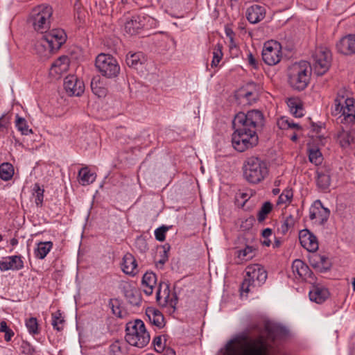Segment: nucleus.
<instances>
[{"label": "nucleus", "instance_id": "29", "mask_svg": "<svg viewBox=\"0 0 355 355\" xmlns=\"http://www.w3.org/2000/svg\"><path fill=\"white\" fill-rule=\"evenodd\" d=\"M122 270L127 275L134 276L138 272L137 261L130 253L123 256Z\"/></svg>", "mask_w": 355, "mask_h": 355}, {"label": "nucleus", "instance_id": "6", "mask_svg": "<svg viewBox=\"0 0 355 355\" xmlns=\"http://www.w3.org/2000/svg\"><path fill=\"white\" fill-rule=\"evenodd\" d=\"M125 339L130 345L143 348L150 339L144 322L141 320L130 321L126 324Z\"/></svg>", "mask_w": 355, "mask_h": 355}, {"label": "nucleus", "instance_id": "37", "mask_svg": "<svg viewBox=\"0 0 355 355\" xmlns=\"http://www.w3.org/2000/svg\"><path fill=\"white\" fill-rule=\"evenodd\" d=\"M65 320L62 315L60 310L56 311L52 313V322L51 324L54 329L58 331H61L64 329Z\"/></svg>", "mask_w": 355, "mask_h": 355}, {"label": "nucleus", "instance_id": "2", "mask_svg": "<svg viewBox=\"0 0 355 355\" xmlns=\"http://www.w3.org/2000/svg\"><path fill=\"white\" fill-rule=\"evenodd\" d=\"M35 44L37 53L41 57L48 58L66 42L67 36L61 28L52 29L43 33Z\"/></svg>", "mask_w": 355, "mask_h": 355}, {"label": "nucleus", "instance_id": "36", "mask_svg": "<svg viewBox=\"0 0 355 355\" xmlns=\"http://www.w3.org/2000/svg\"><path fill=\"white\" fill-rule=\"evenodd\" d=\"M14 167L9 162H3L0 165V178L8 181L13 177Z\"/></svg>", "mask_w": 355, "mask_h": 355}, {"label": "nucleus", "instance_id": "12", "mask_svg": "<svg viewBox=\"0 0 355 355\" xmlns=\"http://www.w3.org/2000/svg\"><path fill=\"white\" fill-rule=\"evenodd\" d=\"M313 58V67L318 76L324 74L329 69L331 62V53L326 47L316 49Z\"/></svg>", "mask_w": 355, "mask_h": 355}, {"label": "nucleus", "instance_id": "15", "mask_svg": "<svg viewBox=\"0 0 355 355\" xmlns=\"http://www.w3.org/2000/svg\"><path fill=\"white\" fill-rule=\"evenodd\" d=\"M120 288L128 302L132 306H139L141 302L140 291L132 283L123 282L121 284Z\"/></svg>", "mask_w": 355, "mask_h": 355}, {"label": "nucleus", "instance_id": "27", "mask_svg": "<svg viewBox=\"0 0 355 355\" xmlns=\"http://www.w3.org/2000/svg\"><path fill=\"white\" fill-rule=\"evenodd\" d=\"M292 270L295 275H297L300 278L304 280L311 278L313 275L309 266L300 259H295L293 262Z\"/></svg>", "mask_w": 355, "mask_h": 355}, {"label": "nucleus", "instance_id": "33", "mask_svg": "<svg viewBox=\"0 0 355 355\" xmlns=\"http://www.w3.org/2000/svg\"><path fill=\"white\" fill-rule=\"evenodd\" d=\"M51 241L40 242L37 243V248L35 249L34 254L37 259H44L53 248Z\"/></svg>", "mask_w": 355, "mask_h": 355}, {"label": "nucleus", "instance_id": "38", "mask_svg": "<svg viewBox=\"0 0 355 355\" xmlns=\"http://www.w3.org/2000/svg\"><path fill=\"white\" fill-rule=\"evenodd\" d=\"M255 254V249L249 245H246L243 249L237 251V257L242 261H248L252 259Z\"/></svg>", "mask_w": 355, "mask_h": 355}, {"label": "nucleus", "instance_id": "47", "mask_svg": "<svg viewBox=\"0 0 355 355\" xmlns=\"http://www.w3.org/2000/svg\"><path fill=\"white\" fill-rule=\"evenodd\" d=\"M33 190L35 191L34 194H35V204L37 206H42L44 190L42 189L37 183L35 184Z\"/></svg>", "mask_w": 355, "mask_h": 355}, {"label": "nucleus", "instance_id": "19", "mask_svg": "<svg viewBox=\"0 0 355 355\" xmlns=\"http://www.w3.org/2000/svg\"><path fill=\"white\" fill-rule=\"evenodd\" d=\"M299 239L301 245L306 250L315 252L318 249V239L309 230L304 229L300 231Z\"/></svg>", "mask_w": 355, "mask_h": 355}, {"label": "nucleus", "instance_id": "39", "mask_svg": "<svg viewBox=\"0 0 355 355\" xmlns=\"http://www.w3.org/2000/svg\"><path fill=\"white\" fill-rule=\"evenodd\" d=\"M295 223V218L292 215H289L285 217L284 220L282 222L280 227H278V231L284 235L294 226Z\"/></svg>", "mask_w": 355, "mask_h": 355}, {"label": "nucleus", "instance_id": "64", "mask_svg": "<svg viewBox=\"0 0 355 355\" xmlns=\"http://www.w3.org/2000/svg\"><path fill=\"white\" fill-rule=\"evenodd\" d=\"M291 139L293 141H296L297 140V136L296 134H293L291 137Z\"/></svg>", "mask_w": 355, "mask_h": 355}, {"label": "nucleus", "instance_id": "40", "mask_svg": "<svg viewBox=\"0 0 355 355\" xmlns=\"http://www.w3.org/2000/svg\"><path fill=\"white\" fill-rule=\"evenodd\" d=\"M15 125L22 135H27L29 133H32V130L28 128L26 119L18 114L16 116Z\"/></svg>", "mask_w": 355, "mask_h": 355}, {"label": "nucleus", "instance_id": "42", "mask_svg": "<svg viewBox=\"0 0 355 355\" xmlns=\"http://www.w3.org/2000/svg\"><path fill=\"white\" fill-rule=\"evenodd\" d=\"M26 327L29 332L32 335H37L40 333L38 328V322L36 318L31 317L26 319L25 321Z\"/></svg>", "mask_w": 355, "mask_h": 355}, {"label": "nucleus", "instance_id": "50", "mask_svg": "<svg viewBox=\"0 0 355 355\" xmlns=\"http://www.w3.org/2000/svg\"><path fill=\"white\" fill-rule=\"evenodd\" d=\"M169 230L168 227L162 225L155 230V239L159 241H164L166 238V232Z\"/></svg>", "mask_w": 355, "mask_h": 355}, {"label": "nucleus", "instance_id": "44", "mask_svg": "<svg viewBox=\"0 0 355 355\" xmlns=\"http://www.w3.org/2000/svg\"><path fill=\"white\" fill-rule=\"evenodd\" d=\"M223 46L220 44H217L214 48L213 51V59L211 61V67H216L220 61L221 60L223 53L222 52Z\"/></svg>", "mask_w": 355, "mask_h": 355}, {"label": "nucleus", "instance_id": "28", "mask_svg": "<svg viewBox=\"0 0 355 355\" xmlns=\"http://www.w3.org/2000/svg\"><path fill=\"white\" fill-rule=\"evenodd\" d=\"M141 285L143 291L146 295L153 294L157 285V275L153 272H146L142 277Z\"/></svg>", "mask_w": 355, "mask_h": 355}, {"label": "nucleus", "instance_id": "54", "mask_svg": "<svg viewBox=\"0 0 355 355\" xmlns=\"http://www.w3.org/2000/svg\"><path fill=\"white\" fill-rule=\"evenodd\" d=\"M290 121L288 118L282 116L278 120L277 125L280 129L287 130L289 129Z\"/></svg>", "mask_w": 355, "mask_h": 355}, {"label": "nucleus", "instance_id": "58", "mask_svg": "<svg viewBox=\"0 0 355 355\" xmlns=\"http://www.w3.org/2000/svg\"><path fill=\"white\" fill-rule=\"evenodd\" d=\"M4 333H5L4 338H5V340L7 342L10 341L11 340L12 337L14 336V332L10 329L7 330Z\"/></svg>", "mask_w": 355, "mask_h": 355}, {"label": "nucleus", "instance_id": "20", "mask_svg": "<svg viewBox=\"0 0 355 355\" xmlns=\"http://www.w3.org/2000/svg\"><path fill=\"white\" fill-rule=\"evenodd\" d=\"M349 125L341 124L340 129L337 133V141L343 148L354 143V132L352 131Z\"/></svg>", "mask_w": 355, "mask_h": 355}, {"label": "nucleus", "instance_id": "10", "mask_svg": "<svg viewBox=\"0 0 355 355\" xmlns=\"http://www.w3.org/2000/svg\"><path fill=\"white\" fill-rule=\"evenodd\" d=\"M259 142L257 133L254 130L248 132L234 131L232 135V143L234 148L239 152H244L256 146Z\"/></svg>", "mask_w": 355, "mask_h": 355}, {"label": "nucleus", "instance_id": "3", "mask_svg": "<svg viewBox=\"0 0 355 355\" xmlns=\"http://www.w3.org/2000/svg\"><path fill=\"white\" fill-rule=\"evenodd\" d=\"M334 116H338V123L343 125L355 123V100L345 97L344 92H338L334 100V107L331 110Z\"/></svg>", "mask_w": 355, "mask_h": 355}, {"label": "nucleus", "instance_id": "13", "mask_svg": "<svg viewBox=\"0 0 355 355\" xmlns=\"http://www.w3.org/2000/svg\"><path fill=\"white\" fill-rule=\"evenodd\" d=\"M282 56V46L275 40L267 41L264 43L262 50V59L268 65H275L279 63Z\"/></svg>", "mask_w": 355, "mask_h": 355}, {"label": "nucleus", "instance_id": "24", "mask_svg": "<svg viewBox=\"0 0 355 355\" xmlns=\"http://www.w3.org/2000/svg\"><path fill=\"white\" fill-rule=\"evenodd\" d=\"M311 301L317 304L323 303L329 296V292L327 288L320 284H313L309 293Z\"/></svg>", "mask_w": 355, "mask_h": 355}, {"label": "nucleus", "instance_id": "49", "mask_svg": "<svg viewBox=\"0 0 355 355\" xmlns=\"http://www.w3.org/2000/svg\"><path fill=\"white\" fill-rule=\"evenodd\" d=\"M108 355H125L119 341H115L110 345Z\"/></svg>", "mask_w": 355, "mask_h": 355}, {"label": "nucleus", "instance_id": "21", "mask_svg": "<svg viewBox=\"0 0 355 355\" xmlns=\"http://www.w3.org/2000/svg\"><path fill=\"white\" fill-rule=\"evenodd\" d=\"M316 184L322 191H327L331 184V169L323 166L316 171Z\"/></svg>", "mask_w": 355, "mask_h": 355}, {"label": "nucleus", "instance_id": "14", "mask_svg": "<svg viewBox=\"0 0 355 355\" xmlns=\"http://www.w3.org/2000/svg\"><path fill=\"white\" fill-rule=\"evenodd\" d=\"M156 300L157 303L162 306H170L173 311L178 302L176 293L171 295L170 285L168 282H161L156 293Z\"/></svg>", "mask_w": 355, "mask_h": 355}, {"label": "nucleus", "instance_id": "59", "mask_svg": "<svg viewBox=\"0 0 355 355\" xmlns=\"http://www.w3.org/2000/svg\"><path fill=\"white\" fill-rule=\"evenodd\" d=\"M10 328L8 327L6 321L2 320L0 322V332H5L8 330Z\"/></svg>", "mask_w": 355, "mask_h": 355}, {"label": "nucleus", "instance_id": "45", "mask_svg": "<svg viewBox=\"0 0 355 355\" xmlns=\"http://www.w3.org/2000/svg\"><path fill=\"white\" fill-rule=\"evenodd\" d=\"M166 335L158 336L154 338L153 343L154 345L155 349L159 352V354H162L166 346Z\"/></svg>", "mask_w": 355, "mask_h": 355}, {"label": "nucleus", "instance_id": "35", "mask_svg": "<svg viewBox=\"0 0 355 355\" xmlns=\"http://www.w3.org/2000/svg\"><path fill=\"white\" fill-rule=\"evenodd\" d=\"M80 182L82 185L85 186L92 184L95 181L96 174L91 172L88 167L82 168L78 172Z\"/></svg>", "mask_w": 355, "mask_h": 355}, {"label": "nucleus", "instance_id": "62", "mask_svg": "<svg viewBox=\"0 0 355 355\" xmlns=\"http://www.w3.org/2000/svg\"><path fill=\"white\" fill-rule=\"evenodd\" d=\"M279 329H280L279 327H272L271 328L269 327H267V331H268V333L270 334L272 331H277L279 330Z\"/></svg>", "mask_w": 355, "mask_h": 355}, {"label": "nucleus", "instance_id": "63", "mask_svg": "<svg viewBox=\"0 0 355 355\" xmlns=\"http://www.w3.org/2000/svg\"><path fill=\"white\" fill-rule=\"evenodd\" d=\"M230 47L231 49H232L233 47L236 46V44H235V43L234 42V40H233L232 37H230Z\"/></svg>", "mask_w": 355, "mask_h": 355}, {"label": "nucleus", "instance_id": "18", "mask_svg": "<svg viewBox=\"0 0 355 355\" xmlns=\"http://www.w3.org/2000/svg\"><path fill=\"white\" fill-rule=\"evenodd\" d=\"M329 215L330 211L323 207L320 200H317L314 202L309 211L310 219H316L320 225H324L328 220Z\"/></svg>", "mask_w": 355, "mask_h": 355}, {"label": "nucleus", "instance_id": "61", "mask_svg": "<svg viewBox=\"0 0 355 355\" xmlns=\"http://www.w3.org/2000/svg\"><path fill=\"white\" fill-rule=\"evenodd\" d=\"M297 129V130H300L301 129V127L300 126L299 124L297 123H294L293 121H290V126H289V129Z\"/></svg>", "mask_w": 355, "mask_h": 355}, {"label": "nucleus", "instance_id": "11", "mask_svg": "<svg viewBox=\"0 0 355 355\" xmlns=\"http://www.w3.org/2000/svg\"><path fill=\"white\" fill-rule=\"evenodd\" d=\"M95 66L101 74L107 78H116L120 73L117 60L110 54H99L96 58Z\"/></svg>", "mask_w": 355, "mask_h": 355}, {"label": "nucleus", "instance_id": "23", "mask_svg": "<svg viewBox=\"0 0 355 355\" xmlns=\"http://www.w3.org/2000/svg\"><path fill=\"white\" fill-rule=\"evenodd\" d=\"M336 49L345 55L355 53V35H348L342 37L336 44Z\"/></svg>", "mask_w": 355, "mask_h": 355}, {"label": "nucleus", "instance_id": "48", "mask_svg": "<svg viewBox=\"0 0 355 355\" xmlns=\"http://www.w3.org/2000/svg\"><path fill=\"white\" fill-rule=\"evenodd\" d=\"M293 191L291 189H285L279 196L277 205L290 202L293 198Z\"/></svg>", "mask_w": 355, "mask_h": 355}, {"label": "nucleus", "instance_id": "32", "mask_svg": "<svg viewBox=\"0 0 355 355\" xmlns=\"http://www.w3.org/2000/svg\"><path fill=\"white\" fill-rule=\"evenodd\" d=\"M69 67V59L67 56L62 55L58 58L51 67V73L62 74L68 71Z\"/></svg>", "mask_w": 355, "mask_h": 355}, {"label": "nucleus", "instance_id": "5", "mask_svg": "<svg viewBox=\"0 0 355 355\" xmlns=\"http://www.w3.org/2000/svg\"><path fill=\"white\" fill-rule=\"evenodd\" d=\"M311 75V68L308 62H295L288 69V83L293 89L302 91L309 83Z\"/></svg>", "mask_w": 355, "mask_h": 355}, {"label": "nucleus", "instance_id": "53", "mask_svg": "<svg viewBox=\"0 0 355 355\" xmlns=\"http://www.w3.org/2000/svg\"><path fill=\"white\" fill-rule=\"evenodd\" d=\"M272 231L270 228H266L262 232V236L263 240L261 241L262 244L266 246H270L271 241L268 239L272 236Z\"/></svg>", "mask_w": 355, "mask_h": 355}, {"label": "nucleus", "instance_id": "8", "mask_svg": "<svg viewBox=\"0 0 355 355\" xmlns=\"http://www.w3.org/2000/svg\"><path fill=\"white\" fill-rule=\"evenodd\" d=\"M52 15L53 8L51 6L40 5L32 10L28 21L35 31L43 34L51 27Z\"/></svg>", "mask_w": 355, "mask_h": 355}, {"label": "nucleus", "instance_id": "1", "mask_svg": "<svg viewBox=\"0 0 355 355\" xmlns=\"http://www.w3.org/2000/svg\"><path fill=\"white\" fill-rule=\"evenodd\" d=\"M269 345L263 336L257 338L250 336L249 331L237 334L221 349L223 355H269ZM272 355H289L283 351H278Z\"/></svg>", "mask_w": 355, "mask_h": 355}, {"label": "nucleus", "instance_id": "16", "mask_svg": "<svg viewBox=\"0 0 355 355\" xmlns=\"http://www.w3.org/2000/svg\"><path fill=\"white\" fill-rule=\"evenodd\" d=\"M64 88L69 96H79L85 91V85L76 76L70 75L64 78Z\"/></svg>", "mask_w": 355, "mask_h": 355}, {"label": "nucleus", "instance_id": "55", "mask_svg": "<svg viewBox=\"0 0 355 355\" xmlns=\"http://www.w3.org/2000/svg\"><path fill=\"white\" fill-rule=\"evenodd\" d=\"M288 105L290 108V111H293L294 109L297 108L300 105V103H298L295 99H289L288 101Z\"/></svg>", "mask_w": 355, "mask_h": 355}, {"label": "nucleus", "instance_id": "30", "mask_svg": "<svg viewBox=\"0 0 355 355\" xmlns=\"http://www.w3.org/2000/svg\"><path fill=\"white\" fill-rule=\"evenodd\" d=\"M146 315L150 322L157 328L162 329L165 326L164 317L159 310L149 307L146 311Z\"/></svg>", "mask_w": 355, "mask_h": 355}, {"label": "nucleus", "instance_id": "60", "mask_svg": "<svg viewBox=\"0 0 355 355\" xmlns=\"http://www.w3.org/2000/svg\"><path fill=\"white\" fill-rule=\"evenodd\" d=\"M159 355H176L175 352L171 348H167L165 351Z\"/></svg>", "mask_w": 355, "mask_h": 355}, {"label": "nucleus", "instance_id": "7", "mask_svg": "<svg viewBox=\"0 0 355 355\" xmlns=\"http://www.w3.org/2000/svg\"><path fill=\"white\" fill-rule=\"evenodd\" d=\"M243 177L247 182L256 184L267 176L268 170L264 161L257 157H250L244 162Z\"/></svg>", "mask_w": 355, "mask_h": 355}, {"label": "nucleus", "instance_id": "41", "mask_svg": "<svg viewBox=\"0 0 355 355\" xmlns=\"http://www.w3.org/2000/svg\"><path fill=\"white\" fill-rule=\"evenodd\" d=\"M309 159L312 164L318 166L322 164L323 157L319 149L311 148L309 151Z\"/></svg>", "mask_w": 355, "mask_h": 355}, {"label": "nucleus", "instance_id": "31", "mask_svg": "<svg viewBox=\"0 0 355 355\" xmlns=\"http://www.w3.org/2000/svg\"><path fill=\"white\" fill-rule=\"evenodd\" d=\"M146 61V56L142 52H129L125 58L128 66L135 69H139Z\"/></svg>", "mask_w": 355, "mask_h": 355}, {"label": "nucleus", "instance_id": "56", "mask_svg": "<svg viewBox=\"0 0 355 355\" xmlns=\"http://www.w3.org/2000/svg\"><path fill=\"white\" fill-rule=\"evenodd\" d=\"M293 116L295 117H301L303 116V109L302 105H300L297 108L294 109L293 111L291 112Z\"/></svg>", "mask_w": 355, "mask_h": 355}, {"label": "nucleus", "instance_id": "46", "mask_svg": "<svg viewBox=\"0 0 355 355\" xmlns=\"http://www.w3.org/2000/svg\"><path fill=\"white\" fill-rule=\"evenodd\" d=\"M241 96L245 99L248 104H252L256 102L258 98V94L256 90L241 92Z\"/></svg>", "mask_w": 355, "mask_h": 355}, {"label": "nucleus", "instance_id": "43", "mask_svg": "<svg viewBox=\"0 0 355 355\" xmlns=\"http://www.w3.org/2000/svg\"><path fill=\"white\" fill-rule=\"evenodd\" d=\"M272 205L270 202H265L257 213V220L259 222H263L267 215L272 211Z\"/></svg>", "mask_w": 355, "mask_h": 355}, {"label": "nucleus", "instance_id": "25", "mask_svg": "<svg viewBox=\"0 0 355 355\" xmlns=\"http://www.w3.org/2000/svg\"><path fill=\"white\" fill-rule=\"evenodd\" d=\"M24 268V262L21 256L14 255L6 258L0 261V270L6 271L8 270H19Z\"/></svg>", "mask_w": 355, "mask_h": 355}, {"label": "nucleus", "instance_id": "52", "mask_svg": "<svg viewBox=\"0 0 355 355\" xmlns=\"http://www.w3.org/2000/svg\"><path fill=\"white\" fill-rule=\"evenodd\" d=\"M169 250V246L166 248L165 246L163 247V250L162 252H159L160 253V259L157 261L156 265L158 266V265L163 266L164 263L168 261V251Z\"/></svg>", "mask_w": 355, "mask_h": 355}, {"label": "nucleus", "instance_id": "57", "mask_svg": "<svg viewBox=\"0 0 355 355\" xmlns=\"http://www.w3.org/2000/svg\"><path fill=\"white\" fill-rule=\"evenodd\" d=\"M248 63L249 64H250L251 66L255 67L257 66V60L255 59V58L253 56V55L250 53L248 55Z\"/></svg>", "mask_w": 355, "mask_h": 355}, {"label": "nucleus", "instance_id": "9", "mask_svg": "<svg viewBox=\"0 0 355 355\" xmlns=\"http://www.w3.org/2000/svg\"><path fill=\"white\" fill-rule=\"evenodd\" d=\"M245 276L241 286V292L248 293L250 287L261 286L266 281L268 274L264 267L260 264H250L245 269Z\"/></svg>", "mask_w": 355, "mask_h": 355}, {"label": "nucleus", "instance_id": "17", "mask_svg": "<svg viewBox=\"0 0 355 355\" xmlns=\"http://www.w3.org/2000/svg\"><path fill=\"white\" fill-rule=\"evenodd\" d=\"M150 19L148 16L133 15L128 18L124 24V31L126 33L133 35L144 28L146 21Z\"/></svg>", "mask_w": 355, "mask_h": 355}, {"label": "nucleus", "instance_id": "22", "mask_svg": "<svg viewBox=\"0 0 355 355\" xmlns=\"http://www.w3.org/2000/svg\"><path fill=\"white\" fill-rule=\"evenodd\" d=\"M309 261L311 266L320 272L329 270L331 264L328 257L320 254L313 253L309 257Z\"/></svg>", "mask_w": 355, "mask_h": 355}, {"label": "nucleus", "instance_id": "34", "mask_svg": "<svg viewBox=\"0 0 355 355\" xmlns=\"http://www.w3.org/2000/svg\"><path fill=\"white\" fill-rule=\"evenodd\" d=\"M91 89L92 92L98 97L106 95L107 89L99 76H94L91 81Z\"/></svg>", "mask_w": 355, "mask_h": 355}, {"label": "nucleus", "instance_id": "51", "mask_svg": "<svg viewBox=\"0 0 355 355\" xmlns=\"http://www.w3.org/2000/svg\"><path fill=\"white\" fill-rule=\"evenodd\" d=\"M21 352L27 355H34L36 352L35 347L27 341H23L21 345Z\"/></svg>", "mask_w": 355, "mask_h": 355}, {"label": "nucleus", "instance_id": "26", "mask_svg": "<svg viewBox=\"0 0 355 355\" xmlns=\"http://www.w3.org/2000/svg\"><path fill=\"white\" fill-rule=\"evenodd\" d=\"M266 15V9L263 6L253 5L246 10V17L250 23L257 24L261 21Z\"/></svg>", "mask_w": 355, "mask_h": 355}, {"label": "nucleus", "instance_id": "4", "mask_svg": "<svg viewBox=\"0 0 355 355\" xmlns=\"http://www.w3.org/2000/svg\"><path fill=\"white\" fill-rule=\"evenodd\" d=\"M264 123L263 113L258 110H252L246 113L240 112L234 116L232 126L234 131L248 132V130H254L261 128Z\"/></svg>", "mask_w": 355, "mask_h": 355}]
</instances>
